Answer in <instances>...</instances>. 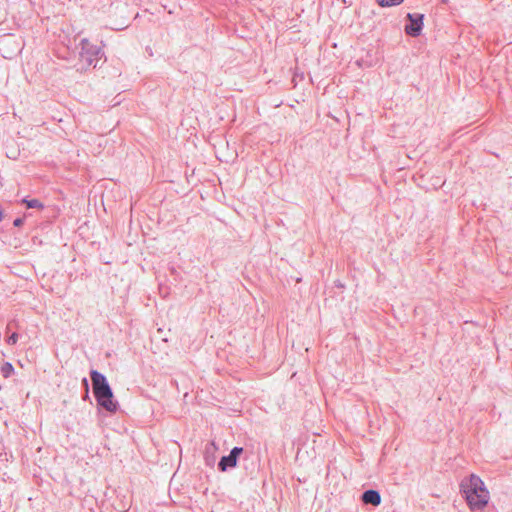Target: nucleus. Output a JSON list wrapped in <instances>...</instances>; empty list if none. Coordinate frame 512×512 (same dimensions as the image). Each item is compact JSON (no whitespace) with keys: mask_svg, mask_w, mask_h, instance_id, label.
<instances>
[{"mask_svg":"<svg viewBox=\"0 0 512 512\" xmlns=\"http://www.w3.org/2000/svg\"><path fill=\"white\" fill-rule=\"evenodd\" d=\"M376 1L381 7H391V6L400 5L404 0H376Z\"/></svg>","mask_w":512,"mask_h":512,"instance_id":"nucleus-6","label":"nucleus"},{"mask_svg":"<svg viewBox=\"0 0 512 512\" xmlns=\"http://www.w3.org/2000/svg\"><path fill=\"white\" fill-rule=\"evenodd\" d=\"M243 449L240 447H234L228 456H224L221 458L219 462V468L221 471H226L228 467H235L237 464V459L239 455L242 453Z\"/></svg>","mask_w":512,"mask_h":512,"instance_id":"nucleus-4","label":"nucleus"},{"mask_svg":"<svg viewBox=\"0 0 512 512\" xmlns=\"http://www.w3.org/2000/svg\"><path fill=\"white\" fill-rule=\"evenodd\" d=\"M460 490L472 511L482 510L487 506L489 491L479 476L471 474L464 478L460 483Z\"/></svg>","mask_w":512,"mask_h":512,"instance_id":"nucleus-1","label":"nucleus"},{"mask_svg":"<svg viewBox=\"0 0 512 512\" xmlns=\"http://www.w3.org/2000/svg\"><path fill=\"white\" fill-rule=\"evenodd\" d=\"M3 219V213L0 211V221Z\"/></svg>","mask_w":512,"mask_h":512,"instance_id":"nucleus-12","label":"nucleus"},{"mask_svg":"<svg viewBox=\"0 0 512 512\" xmlns=\"http://www.w3.org/2000/svg\"><path fill=\"white\" fill-rule=\"evenodd\" d=\"M449 0H441L443 4H447Z\"/></svg>","mask_w":512,"mask_h":512,"instance_id":"nucleus-11","label":"nucleus"},{"mask_svg":"<svg viewBox=\"0 0 512 512\" xmlns=\"http://www.w3.org/2000/svg\"><path fill=\"white\" fill-rule=\"evenodd\" d=\"M406 18L410 23L405 25V33L411 37H418L424 26V15L420 13H408Z\"/></svg>","mask_w":512,"mask_h":512,"instance_id":"nucleus-3","label":"nucleus"},{"mask_svg":"<svg viewBox=\"0 0 512 512\" xmlns=\"http://www.w3.org/2000/svg\"><path fill=\"white\" fill-rule=\"evenodd\" d=\"M17 340H18V335H17L16 333H13V334L8 338V343H9V344L14 345V344H16Z\"/></svg>","mask_w":512,"mask_h":512,"instance_id":"nucleus-9","label":"nucleus"},{"mask_svg":"<svg viewBox=\"0 0 512 512\" xmlns=\"http://www.w3.org/2000/svg\"><path fill=\"white\" fill-rule=\"evenodd\" d=\"M13 224H14V226H16V227H19V226H21V225L23 224V219H21V218H17L16 220H14V223H13Z\"/></svg>","mask_w":512,"mask_h":512,"instance_id":"nucleus-10","label":"nucleus"},{"mask_svg":"<svg viewBox=\"0 0 512 512\" xmlns=\"http://www.w3.org/2000/svg\"><path fill=\"white\" fill-rule=\"evenodd\" d=\"M14 372V368L11 363L6 362L1 367V373L2 375L7 378Z\"/></svg>","mask_w":512,"mask_h":512,"instance_id":"nucleus-7","label":"nucleus"},{"mask_svg":"<svg viewBox=\"0 0 512 512\" xmlns=\"http://www.w3.org/2000/svg\"><path fill=\"white\" fill-rule=\"evenodd\" d=\"M23 202L26 204V206L28 208H43L42 203L37 199H32V200L24 199Z\"/></svg>","mask_w":512,"mask_h":512,"instance_id":"nucleus-8","label":"nucleus"},{"mask_svg":"<svg viewBox=\"0 0 512 512\" xmlns=\"http://www.w3.org/2000/svg\"><path fill=\"white\" fill-rule=\"evenodd\" d=\"M361 500L366 505L378 506L381 503V496L377 490L369 489L362 494Z\"/></svg>","mask_w":512,"mask_h":512,"instance_id":"nucleus-5","label":"nucleus"},{"mask_svg":"<svg viewBox=\"0 0 512 512\" xmlns=\"http://www.w3.org/2000/svg\"><path fill=\"white\" fill-rule=\"evenodd\" d=\"M93 392L98 404L109 412L117 410V403L113 400V393L106 378L97 371L91 372Z\"/></svg>","mask_w":512,"mask_h":512,"instance_id":"nucleus-2","label":"nucleus"}]
</instances>
